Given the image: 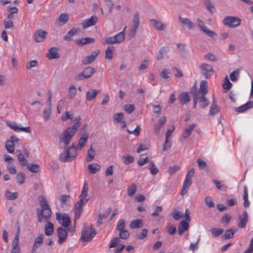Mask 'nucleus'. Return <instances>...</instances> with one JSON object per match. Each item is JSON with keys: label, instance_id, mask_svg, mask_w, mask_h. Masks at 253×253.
<instances>
[{"label": "nucleus", "instance_id": "dca6fc26", "mask_svg": "<svg viewBox=\"0 0 253 253\" xmlns=\"http://www.w3.org/2000/svg\"><path fill=\"white\" fill-rule=\"evenodd\" d=\"M99 52V50L93 51L90 55L85 57V58L83 61V64L84 65H87L93 62L95 60L96 56L98 55Z\"/></svg>", "mask_w": 253, "mask_h": 253}, {"label": "nucleus", "instance_id": "aec40b11", "mask_svg": "<svg viewBox=\"0 0 253 253\" xmlns=\"http://www.w3.org/2000/svg\"><path fill=\"white\" fill-rule=\"evenodd\" d=\"M46 57L49 59H53L59 57L58 49L55 47H52L48 50V52L46 54Z\"/></svg>", "mask_w": 253, "mask_h": 253}, {"label": "nucleus", "instance_id": "58836bf2", "mask_svg": "<svg viewBox=\"0 0 253 253\" xmlns=\"http://www.w3.org/2000/svg\"><path fill=\"white\" fill-rule=\"evenodd\" d=\"M43 240V236L42 234H39L35 238L34 244L33 246V250L37 249L39 247L40 244L42 243Z\"/></svg>", "mask_w": 253, "mask_h": 253}, {"label": "nucleus", "instance_id": "680f3d73", "mask_svg": "<svg viewBox=\"0 0 253 253\" xmlns=\"http://www.w3.org/2000/svg\"><path fill=\"white\" fill-rule=\"evenodd\" d=\"M40 205L41 208V210L46 208H49V206L45 199V198L42 196L39 201Z\"/></svg>", "mask_w": 253, "mask_h": 253}, {"label": "nucleus", "instance_id": "bf43d9fd", "mask_svg": "<svg viewBox=\"0 0 253 253\" xmlns=\"http://www.w3.org/2000/svg\"><path fill=\"white\" fill-rule=\"evenodd\" d=\"M148 230L146 229H143L141 232L136 235V238L139 240H142L147 236Z\"/></svg>", "mask_w": 253, "mask_h": 253}, {"label": "nucleus", "instance_id": "4be33fe9", "mask_svg": "<svg viewBox=\"0 0 253 253\" xmlns=\"http://www.w3.org/2000/svg\"><path fill=\"white\" fill-rule=\"evenodd\" d=\"M88 137V134L87 132H84L82 134V136L79 139L78 145L77 146L78 149H81L84 146Z\"/></svg>", "mask_w": 253, "mask_h": 253}, {"label": "nucleus", "instance_id": "39448f33", "mask_svg": "<svg viewBox=\"0 0 253 253\" xmlns=\"http://www.w3.org/2000/svg\"><path fill=\"white\" fill-rule=\"evenodd\" d=\"M241 20L236 17L226 16L223 19V24L230 28H234L239 26L241 24Z\"/></svg>", "mask_w": 253, "mask_h": 253}, {"label": "nucleus", "instance_id": "052dcab7", "mask_svg": "<svg viewBox=\"0 0 253 253\" xmlns=\"http://www.w3.org/2000/svg\"><path fill=\"white\" fill-rule=\"evenodd\" d=\"M218 113V109L215 105V101H212V105L210 108L209 113L211 115H214Z\"/></svg>", "mask_w": 253, "mask_h": 253}, {"label": "nucleus", "instance_id": "603ef678", "mask_svg": "<svg viewBox=\"0 0 253 253\" xmlns=\"http://www.w3.org/2000/svg\"><path fill=\"white\" fill-rule=\"evenodd\" d=\"M209 104L208 99L205 97V95H202L200 99V105L202 108L207 107Z\"/></svg>", "mask_w": 253, "mask_h": 253}, {"label": "nucleus", "instance_id": "c756f323", "mask_svg": "<svg viewBox=\"0 0 253 253\" xmlns=\"http://www.w3.org/2000/svg\"><path fill=\"white\" fill-rule=\"evenodd\" d=\"M19 196L18 192H11L9 190H6L4 193L5 198L7 200H16Z\"/></svg>", "mask_w": 253, "mask_h": 253}, {"label": "nucleus", "instance_id": "6e6d98bb", "mask_svg": "<svg viewBox=\"0 0 253 253\" xmlns=\"http://www.w3.org/2000/svg\"><path fill=\"white\" fill-rule=\"evenodd\" d=\"M128 195L129 197H132L136 192V186L135 184H132L128 187Z\"/></svg>", "mask_w": 253, "mask_h": 253}, {"label": "nucleus", "instance_id": "8fccbe9b", "mask_svg": "<svg viewBox=\"0 0 253 253\" xmlns=\"http://www.w3.org/2000/svg\"><path fill=\"white\" fill-rule=\"evenodd\" d=\"M51 113V108L48 107L43 110V117L45 121H47L49 119Z\"/></svg>", "mask_w": 253, "mask_h": 253}, {"label": "nucleus", "instance_id": "5fc2aeb1", "mask_svg": "<svg viewBox=\"0 0 253 253\" xmlns=\"http://www.w3.org/2000/svg\"><path fill=\"white\" fill-rule=\"evenodd\" d=\"M171 215L174 219L178 220L181 217L183 216V214L179 211L175 210L172 212Z\"/></svg>", "mask_w": 253, "mask_h": 253}, {"label": "nucleus", "instance_id": "a211bd4d", "mask_svg": "<svg viewBox=\"0 0 253 253\" xmlns=\"http://www.w3.org/2000/svg\"><path fill=\"white\" fill-rule=\"evenodd\" d=\"M69 20V16L66 13H61L58 19L56 20L55 24L58 26H61L66 24Z\"/></svg>", "mask_w": 253, "mask_h": 253}, {"label": "nucleus", "instance_id": "a19ab883", "mask_svg": "<svg viewBox=\"0 0 253 253\" xmlns=\"http://www.w3.org/2000/svg\"><path fill=\"white\" fill-rule=\"evenodd\" d=\"M122 160L123 162L126 165H128L134 162V158L130 155H124L122 157Z\"/></svg>", "mask_w": 253, "mask_h": 253}, {"label": "nucleus", "instance_id": "2f4dec72", "mask_svg": "<svg viewBox=\"0 0 253 253\" xmlns=\"http://www.w3.org/2000/svg\"><path fill=\"white\" fill-rule=\"evenodd\" d=\"M180 103L181 104H186L190 101V96L186 92H182L179 97Z\"/></svg>", "mask_w": 253, "mask_h": 253}, {"label": "nucleus", "instance_id": "0e129e2a", "mask_svg": "<svg viewBox=\"0 0 253 253\" xmlns=\"http://www.w3.org/2000/svg\"><path fill=\"white\" fill-rule=\"evenodd\" d=\"M65 106V102L62 100H60L57 102V113L60 114Z\"/></svg>", "mask_w": 253, "mask_h": 253}, {"label": "nucleus", "instance_id": "1a4fd4ad", "mask_svg": "<svg viewBox=\"0 0 253 253\" xmlns=\"http://www.w3.org/2000/svg\"><path fill=\"white\" fill-rule=\"evenodd\" d=\"M94 72V69L93 68L88 67L85 68L82 73L76 76L75 79L77 80H82L84 79L90 78Z\"/></svg>", "mask_w": 253, "mask_h": 253}, {"label": "nucleus", "instance_id": "72a5a7b5", "mask_svg": "<svg viewBox=\"0 0 253 253\" xmlns=\"http://www.w3.org/2000/svg\"><path fill=\"white\" fill-rule=\"evenodd\" d=\"M199 91L202 95H205L207 93L208 89L207 81L202 80L200 82Z\"/></svg>", "mask_w": 253, "mask_h": 253}, {"label": "nucleus", "instance_id": "6e6552de", "mask_svg": "<svg viewBox=\"0 0 253 253\" xmlns=\"http://www.w3.org/2000/svg\"><path fill=\"white\" fill-rule=\"evenodd\" d=\"M56 219L58 220L59 222L64 227H67V230L69 232L71 231L74 232V231L70 230L68 226L71 224V219L69 215L67 214H58L56 215Z\"/></svg>", "mask_w": 253, "mask_h": 253}, {"label": "nucleus", "instance_id": "473e14b6", "mask_svg": "<svg viewBox=\"0 0 253 253\" xmlns=\"http://www.w3.org/2000/svg\"><path fill=\"white\" fill-rule=\"evenodd\" d=\"M54 231L53 224L49 221H48L45 225V234L47 236L52 235Z\"/></svg>", "mask_w": 253, "mask_h": 253}, {"label": "nucleus", "instance_id": "37998d69", "mask_svg": "<svg viewBox=\"0 0 253 253\" xmlns=\"http://www.w3.org/2000/svg\"><path fill=\"white\" fill-rule=\"evenodd\" d=\"M5 148L7 152L9 153L13 154L14 152V144L11 141H6L5 144Z\"/></svg>", "mask_w": 253, "mask_h": 253}, {"label": "nucleus", "instance_id": "4c0bfd02", "mask_svg": "<svg viewBox=\"0 0 253 253\" xmlns=\"http://www.w3.org/2000/svg\"><path fill=\"white\" fill-rule=\"evenodd\" d=\"M114 47L112 46H108L105 50V58L107 59L111 60L113 56Z\"/></svg>", "mask_w": 253, "mask_h": 253}, {"label": "nucleus", "instance_id": "20e7f679", "mask_svg": "<svg viewBox=\"0 0 253 253\" xmlns=\"http://www.w3.org/2000/svg\"><path fill=\"white\" fill-rule=\"evenodd\" d=\"M95 235L96 231L92 225H90L88 228L83 227L82 230L81 240L84 242H90Z\"/></svg>", "mask_w": 253, "mask_h": 253}, {"label": "nucleus", "instance_id": "de8ad7c7", "mask_svg": "<svg viewBox=\"0 0 253 253\" xmlns=\"http://www.w3.org/2000/svg\"><path fill=\"white\" fill-rule=\"evenodd\" d=\"M126 227V222L124 219H120L117 225L116 228V229L120 231L121 230H123L125 229V228Z\"/></svg>", "mask_w": 253, "mask_h": 253}, {"label": "nucleus", "instance_id": "423d86ee", "mask_svg": "<svg viewBox=\"0 0 253 253\" xmlns=\"http://www.w3.org/2000/svg\"><path fill=\"white\" fill-rule=\"evenodd\" d=\"M51 211L50 208H46L40 210L37 209V214L38 218V221L41 223L43 219L47 220L50 217Z\"/></svg>", "mask_w": 253, "mask_h": 253}, {"label": "nucleus", "instance_id": "f8f14e48", "mask_svg": "<svg viewBox=\"0 0 253 253\" xmlns=\"http://www.w3.org/2000/svg\"><path fill=\"white\" fill-rule=\"evenodd\" d=\"M8 126L16 132L24 131L26 132H30V127H23L17 124L15 122L7 123Z\"/></svg>", "mask_w": 253, "mask_h": 253}, {"label": "nucleus", "instance_id": "393cba45", "mask_svg": "<svg viewBox=\"0 0 253 253\" xmlns=\"http://www.w3.org/2000/svg\"><path fill=\"white\" fill-rule=\"evenodd\" d=\"M166 118L165 117H161L158 122L156 123L154 126V131L158 133L160 129L162 128L165 122H166Z\"/></svg>", "mask_w": 253, "mask_h": 253}, {"label": "nucleus", "instance_id": "bb28decb", "mask_svg": "<svg viewBox=\"0 0 253 253\" xmlns=\"http://www.w3.org/2000/svg\"><path fill=\"white\" fill-rule=\"evenodd\" d=\"M143 226V221L141 219H136L130 222L129 226L132 229L140 228Z\"/></svg>", "mask_w": 253, "mask_h": 253}, {"label": "nucleus", "instance_id": "a878e982", "mask_svg": "<svg viewBox=\"0 0 253 253\" xmlns=\"http://www.w3.org/2000/svg\"><path fill=\"white\" fill-rule=\"evenodd\" d=\"M178 20L183 25L187 26L189 29H192L194 28V25L189 19L184 18L179 16Z\"/></svg>", "mask_w": 253, "mask_h": 253}, {"label": "nucleus", "instance_id": "9d476101", "mask_svg": "<svg viewBox=\"0 0 253 253\" xmlns=\"http://www.w3.org/2000/svg\"><path fill=\"white\" fill-rule=\"evenodd\" d=\"M199 68L202 75L206 79H208L213 74V70L212 67L210 65L202 64L199 65Z\"/></svg>", "mask_w": 253, "mask_h": 253}, {"label": "nucleus", "instance_id": "6ab92c4d", "mask_svg": "<svg viewBox=\"0 0 253 253\" xmlns=\"http://www.w3.org/2000/svg\"><path fill=\"white\" fill-rule=\"evenodd\" d=\"M253 107V101H249L246 104L239 107L235 108V111L239 113H243L247 110Z\"/></svg>", "mask_w": 253, "mask_h": 253}, {"label": "nucleus", "instance_id": "864d4df0", "mask_svg": "<svg viewBox=\"0 0 253 253\" xmlns=\"http://www.w3.org/2000/svg\"><path fill=\"white\" fill-rule=\"evenodd\" d=\"M25 175L22 172H19L16 175V180L18 183L23 184L25 182Z\"/></svg>", "mask_w": 253, "mask_h": 253}, {"label": "nucleus", "instance_id": "69168bd1", "mask_svg": "<svg viewBox=\"0 0 253 253\" xmlns=\"http://www.w3.org/2000/svg\"><path fill=\"white\" fill-rule=\"evenodd\" d=\"M205 4L208 10H209L211 13L214 12V7L211 3L210 0H205Z\"/></svg>", "mask_w": 253, "mask_h": 253}, {"label": "nucleus", "instance_id": "13d9d810", "mask_svg": "<svg viewBox=\"0 0 253 253\" xmlns=\"http://www.w3.org/2000/svg\"><path fill=\"white\" fill-rule=\"evenodd\" d=\"M148 169H150L151 174L156 175L159 172L158 169L152 161L151 162V165Z\"/></svg>", "mask_w": 253, "mask_h": 253}, {"label": "nucleus", "instance_id": "7c9ffc66", "mask_svg": "<svg viewBox=\"0 0 253 253\" xmlns=\"http://www.w3.org/2000/svg\"><path fill=\"white\" fill-rule=\"evenodd\" d=\"M88 172L90 174H95L101 169V166L97 164H90L87 166Z\"/></svg>", "mask_w": 253, "mask_h": 253}, {"label": "nucleus", "instance_id": "412c9836", "mask_svg": "<svg viewBox=\"0 0 253 253\" xmlns=\"http://www.w3.org/2000/svg\"><path fill=\"white\" fill-rule=\"evenodd\" d=\"M150 23L154 28L157 30H163L166 27V24H163L161 21L155 19H151Z\"/></svg>", "mask_w": 253, "mask_h": 253}, {"label": "nucleus", "instance_id": "f3484780", "mask_svg": "<svg viewBox=\"0 0 253 253\" xmlns=\"http://www.w3.org/2000/svg\"><path fill=\"white\" fill-rule=\"evenodd\" d=\"M47 33L42 30H38L34 34V39L37 42L43 41L45 38Z\"/></svg>", "mask_w": 253, "mask_h": 253}, {"label": "nucleus", "instance_id": "e433bc0d", "mask_svg": "<svg viewBox=\"0 0 253 253\" xmlns=\"http://www.w3.org/2000/svg\"><path fill=\"white\" fill-rule=\"evenodd\" d=\"M99 92V90L96 89H91L86 92V99L88 101H91L93 99L97 94Z\"/></svg>", "mask_w": 253, "mask_h": 253}, {"label": "nucleus", "instance_id": "a18cd8bd", "mask_svg": "<svg viewBox=\"0 0 253 253\" xmlns=\"http://www.w3.org/2000/svg\"><path fill=\"white\" fill-rule=\"evenodd\" d=\"M211 231L214 237H217L223 233L224 230L222 228H213Z\"/></svg>", "mask_w": 253, "mask_h": 253}, {"label": "nucleus", "instance_id": "e2e57ef3", "mask_svg": "<svg viewBox=\"0 0 253 253\" xmlns=\"http://www.w3.org/2000/svg\"><path fill=\"white\" fill-rule=\"evenodd\" d=\"M168 50V49L167 47H161L160 50H159L158 54L157 56V59L158 60H162L163 58V54L164 53H165L167 52Z\"/></svg>", "mask_w": 253, "mask_h": 253}, {"label": "nucleus", "instance_id": "774afa93", "mask_svg": "<svg viewBox=\"0 0 253 253\" xmlns=\"http://www.w3.org/2000/svg\"><path fill=\"white\" fill-rule=\"evenodd\" d=\"M150 61L148 59H146L143 60L141 63L140 66L138 67L139 70H142L145 69H147L149 66Z\"/></svg>", "mask_w": 253, "mask_h": 253}, {"label": "nucleus", "instance_id": "ddd939ff", "mask_svg": "<svg viewBox=\"0 0 253 253\" xmlns=\"http://www.w3.org/2000/svg\"><path fill=\"white\" fill-rule=\"evenodd\" d=\"M57 236L58 238V243H63L67 238V231L62 227H59L57 230Z\"/></svg>", "mask_w": 253, "mask_h": 253}, {"label": "nucleus", "instance_id": "79ce46f5", "mask_svg": "<svg viewBox=\"0 0 253 253\" xmlns=\"http://www.w3.org/2000/svg\"><path fill=\"white\" fill-rule=\"evenodd\" d=\"M17 158L21 166H25L27 165L28 162L27 159L25 158V156L22 153H18L17 155Z\"/></svg>", "mask_w": 253, "mask_h": 253}, {"label": "nucleus", "instance_id": "0eeeda50", "mask_svg": "<svg viewBox=\"0 0 253 253\" xmlns=\"http://www.w3.org/2000/svg\"><path fill=\"white\" fill-rule=\"evenodd\" d=\"M126 27H125L124 30L117 34L116 35L110 37L106 38L105 42L108 44H114L120 43L124 41L125 39L124 31L126 30Z\"/></svg>", "mask_w": 253, "mask_h": 253}, {"label": "nucleus", "instance_id": "49530a36", "mask_svg": "<svg viewBox=\"0 0 253 253\" xmlns=\"http://www.w3.org/2000/svg\"><path fill=\"white\" fill-rule=\"evenodd\" d=\"M26 166L27 169L32 172L36 173L40 170V167L37 164H32L31 165H29L27 164V165H26Z\"/></svg>", "mask_w": 253, "mask_h": 253}, {"label": "nucleus", "instance_id": "2eb2a0df", "mask_svg": "<svg viewBox=\"0 0 253 253\" xmlns=\"http://www.w3.org/2000/svg\"><path fill=\"white\" fill-rule=\"evenodd\" d=\"M248 214L247 211H244L243 213L239 216L238 226L239 228H245L248 222Z\"/></svg>", "mask_w": 253, "mask_h": 253}, {"label": "nucleus", "instance_id": "4468645a", "mask_svg": "<svg viewBox=\"0 0 253 253\" xmlns=\"http://www.w3.org/2000/svg\"><path fill=\"white\" fill-rule=\"evenodd\" d=\"M98 21V18L96 16L92 15L90 18L86 19L83 21L82 25L84 29L94 25Z\"/></svg>", "mask_w": 253, "mask_h": 253}, {"label": "nucleus", "instance_id": "3c124183", "mask_svg": "<svg viewBox=\"0 0 253 253\" xmlns=\"http://www.w3.org/2000/svg\"><path fill=\"white\" fill-rule=\"evenodd\" d=\"M236 231H237L236 229L233 230L232 229H230L225 231L223 237L226 239H231L233 237Z\"/></svg>", "mask_w": 253, "mask_h": 253}, {"label": "nucleus", "instance_id": "b1692460", "mask_svg": "<svg viewBox=\"0 0 253 253\" xmlns=\"http://www.w3.org/2000/svg\"><path fill=\"white\" fill-rule=\"evenodd\" d=\"M189 223L186 220H182L180 225L178 227V233L180 235H182L188 229L189 227Z\"/></svg>", "mask_w": 253, "mask_h": 253}, {"label": "nucleus", "instance_id": "cd10ccee", "mask_svg": "<svg viewBox=\"0 0 253 253\" xmlns=\"http://www.w3.org/2000/svg\"><path fill=\"white\" fill-rule=\"evenodd\" d=\"M139 25V16L138 12H136L133 16L132 24L131 25V30L135 32Z\"/></svg>", "mask_w": 253, "mask_h": 253}, {"label": "nucleus", "instance_id": "7ed1b4c3", "mask_svg": "<svg viewBox=\"0 0 253 253\" xmlns=\"http://www.w3.org/2000/svg\"><path fill=\"white\" fill-rule=\"evenodd\" d=\"M77 147L72 145L67 151L60 155L59 160L62 162H69L72 160L77 155Z\"/></svg>", "mask_w": 253, "mask_h": 253}, {"label": "nucleus", "instance_id": "f257e3e1", "mask_svg": "<svg viewBox=\"0 0 253 253\" xmlns=\"http://www.w3.org/2000/svg\"><path fill=\"white\" fill-rule=\"evenodd\" d=\"M81 118L78 116L74 120V125L67 128L59 135L60 144L63 143L65 146H67L70 142L72 138L78 131L80 126Z\"/></svg>", "mask_w": 253, "mask_h": 253}, {"label": "nucleus", "instance_id": "4d7b16f0", "mask_svg": "<svg viewBox=\"0 0 253 253\" xmlns=\"http://www.w3.org/2000/svg\"><path fill=\"white\" fill-rule=\"evenodd\" d=\"M129 232L128 230L124 229L119 231V237L122 239H126L129 236Z\"/></svg>", "mask_w": 253, "mask_h": 253}, {"label": "nucleus", "instance_id": "f03ea898", "mask_svg": "<svg viewBox=\"0 0 253 253\" xmlns=\"http://www.w3.org/2000/svg\"><path fill=\"white\" fill-rule=\"evenodd\" d=\"M88 188L84 185L81 194L79 196V201H78L74 206L75 220L79 219L83 212L82 207L85 205L89 199L87 194Z\"/></svg>", "mask_w": 253, "mask_h": 253}, {"label": "nucleus", "instance_id": "9b49d317", "mask_svg": "<svg viewBox=\"0 0 253 253\" xmlns=\"http://www.w3.org/2000/svg\"><path fill=\"white\" fill-rule=\"evenodd\" d=\"M197 23L200 28L203 32L206 34L208 36L214 39L217 37L216 34L212 31L208 29L204 24V23L199 18L197 19Z\"/></svg>", "mask_w": 253, "mask_h": 253}, {"label": "nucleus", "instance_id": "09e8293b", "mask_svg": "<svg viewBox=\"0 0 253 253\" xmlns=\"http://www.w3.org/2000/svg\"><path fill=\"white\" fill-rule=\"evenodd\" d=\"M240 71L238 69L235 70L232 72L229 76L230 80L232 82H236L237 81L238 78L239 77Z\"/></svg>", "mask_w": 253, "mask_h": 253}, {"label": "nucleus", "instance_id": "c85d7f7f", "mask_svg": "<svg viewBox=\"0 0 253 253\" xmlns=\"http://www.w3.org/2000/svg\"><path fill=\"white\" fill-rule=\"evenodd\" d=\"M94 38H84L81 39L77 40L76 43L79 46H83L87 43H92L94 42Z\"/></svg>", "mask_w": 253, "mask_h": 253}, {"label": "nucleus", "instance_id": "ea45409f", "mask_svg": "<svg viewBox=\"0 0 253 253\" xmlns=\"http://www.w3.org/2000/svg\"><path fill=\"white\" fill-rule=\"evenodd\" d=\"M95 155V151L91 146L90 148L88 149L87 154L86 156V160L87 162L91 161L94 158Z\"/></svg>", "mask_w": 253, "mask_h": 253}, {"label": "nucleus", "instance_id": "f704fd0d", "mask_svg": "<svg viewBox=\"0 0 253 253\" xmlns=\"http://www.w3.org/2000/svg\"><path fill=\"white\" fill-rule=\"evenodd\" d=\"M78 29L75 28H72L68 31L67 34L64 37V39L65 41H71L72 39V37L78 33Z\"/></svg>", "mask_w": 253, "mask_h": 253}, {"label": "nucleus", "instance_id": "5701e85b", "mask_svg": "<svg viewBox=\"0 0 253 253\" xmlns=\"http://www.w3.org/2000/svg\"><path fill=\"white\" fill-rule=\"evenodd\" d=\"M192 184V180L185 178L182 185V188L181 191V195L182 196L185 195L188 192V190Z\"/></svg>", "mask_w": 253, "mask_h": 253}, {"label": "nucleus", "instance_id": "338daca9", "mask_svg": "<svg viewBox=\"0 0 253 253\" xmlns=\"http://www.w3.org/2000/svg\"><path fill=\"white\" fill-rule=\"evenodd\" d=\"M170 75V70L166 68L164 69L161 73V77L165 79H168Z\"/></svg>", "mask_w": 253, "mask_h": 253}, {"label": "nucleus", "instance_id": "c9c22d12", "mask_svg": "<svg viewBox=\"0 0 253 253\" xmlns=\"http://www.w3.org/2000/svg\"><path fill=\"white\" fill-rule=\"evenodd\" d=\"M196 125L194 124H192L189 125L182 133V136L184 138H187L191 134L192 130L195 127Z\"/></svg>", "mask_w": 253, "mask_h": 253}, {"label": "nucleus", "instance_id": "c03bdc74", "mask_svg": "<svg viewBox=\"0 0 253 253\" xmlns=\"http://www.w3.org/2000/svg\"><path fill=\"white\" fill-rule=\"evenodd\" d=\"M73 117V113L72 112L66 111L61 115V119L62 121H66L68 119L72 120Z\"/></svg>", "mask_w": 253, "mask_h": 253}]
</instances>
